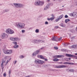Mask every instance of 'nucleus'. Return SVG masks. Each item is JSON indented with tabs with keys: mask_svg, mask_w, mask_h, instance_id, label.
<instances>
[{
	"mask_svg": "<svg viewBox=\"0 0 77 77\" xmlns=\"http://www.w3.org/2000/svg\"><path fill=\"white\" fill-rule=\"evenodd\" d=\"M20 27L21 28H23L24 27V26H25V24L24 23H20Z\"/></svg>",
	"mask_w": 77,
	"mask_h": 77,
	"instance_id": "16",
	"label": "nucleus"
},
{
	"mask_svg": "<svg viewBox=\"0 0 77 77\" xmlns=\"http://www.w3.org/2000/svg\"><path fill=\"white\" fill-rule=\"evenodd\" d=\"M59 20H60V19L59 18H58L55 20V21L56 22H57V21H58Z\"/></svg>",
	"mask_w": 77,
	"mask_h": 77,
	"instance_id": "33",
	"label": "nucleus"
},
{
	"mask_svg": "<svg viewBox=\"0 0 77 77\" xmlns=\"http://www.w3.org/2000/svg\"><path fill=\"white\" fill-rule=\"evenodd\" d=\"M58 27H59L58 26H55V27H54V28L55 29H57V28H58Z\"/></svg>",
	"mask_w": 77,
	"mask_h": 77,
	"instance_id": "46",
	"label": "nucleus"
},
{
	"mask_svg": "<svg viewBox=\"0 0 77 77\" xmlns=\"http://www.w3.org/2000/svg\"><path fill=\"white\" fill-rule=\"evenodd\" d=\"M54 49H56V50H57V49H58V48L57 47H54Z\"/></svg>",
	"mask_w": 77,
	"mask_h": 77,
	"instance_id": "38",
	"label": "nucleus"
},
{
	"mask_svg": "<svg viewBox=\"0 0 77 77\" xmlns=\"http://www.w3.org/2000/svg\"><path fill=\"white\" fill-rule=\"evenodd\" d=\"M52 17H54V14H52Z\"/></svg>",
	"mask_w": 77,
	"mask_h": 77,
	"instance_id": "50",
	"label": "nucleus"
},
{
	"mask_svg": "<svg viewBox=\"0 0 77 77\" xmlns=\"http://www.w3.org/2000/svg\"><path fill=\"white\" fill-rule=\"evenodd\" d=\"M13 43L14 44V45H17V42H14Z\"/></svg>",
	"mask_w": 77,
	"mask_h": 77,
	"instance_id": "35",
	"label": "nucleus"
},
{
	"mask_svg": "<svg viewBox=\"0 0 77 77\" xmlns=\"http://www.w3.org/2000/svg\"><path fill=\"white\" fill-rule=\"evenodd\" d=\"M44 47H43V48H41V50H42V49H43V48H44Z\"/></svg>",
	"mask_w": 77,
	"mask_h": 77,
	"instance_id": "54",
	"label": "nucleus"
},
{
	"mask_svg": "<svg viewBox=\"0 0 77 77\" xmlns=\"http://www.w3.org/2000/svg\"><path fill=\"white\" fill-rule=\"evenodd\" d=\"M66 56L67 57H76L77 56L70 54H66Z\"/></svg>",
	"mask_w": 77,
	"mask_h": 77,
	"instance_id": "8",
	"label": "nucleus"
},
{
	"mask_svg": "<svg viewBox=\"0 0 77 77\" xmlns=\"http://www.w3.org/2000/svg\"><path fill=\"white\" fill-rule=\"evenodd\" d=\"M53 61L54 62H57V61H59V59L57 58H55L53 60Z\"/></svg>",
	"mask_w": 77,
	"mask_h": 77,
	"instance_id": "23",
	"label": "nucleus"
},
{
	"mask_svg": "<svg viewBox=\"0 0 77 77\" xmlns=\"http://www.w3.org/2000/svg\"><path fill=\"white\" fill-rule=\"evenodd\" d=\"M16 7L18 6V4H17V3H14L13 4Z\"/></svg>",
	"mask_w": 77,
	"mask_h": 77,
	"instance_id": "26",
	"label": "nucleus"
},
{
	"mask_svg": "<svg viewBox=\"0 0 77 77\" xmlns=\"http://www.w3.org/2000/svg\"><path fill=\"white\" fill-rule=\"evenodd\" d=\"M57 68H66V66L64 65H60L56 66Z\"/></svg>",
	"mask_w": 77,
	"mask_h": 77,
	"instance_id": "7",
	"label": "nucleus"
},
{
	"mask_svg": "<svg viewBox=\"0 0 77 77\" xmlns=\"http://www.w3.org/2000/svg\"><path fill=\"white\" fill-rule=\"evenodd\" d=\"M69 72H74V69H70L69 70Z\"/></svg>",
	"mask_w": 77,
	"mask_h": 77,
	"instance_id": "27",
	"label": "nucleus"
},
{
	"mask_svg": "<svg viewBox=\"0 0 77 77\" xmlns=\"http://www.w3.org/2000/svg\"><path fill=\"white\" fill-rule=\"evenodd\" d=\"M62 18H63V15H61L60 16V17L58 18L60 19H60Z\"/></svg>",
	"mask_w": 77,
	"mask_h": 77,
	"instance_id": "29",
	"label": "nucleus"
},
{
	"mask_svg": "<svg viewBox=\"0 0 77 77\" xmlns=\"http://www.w3.org/2000/svg\"><path fill=\"white\" fill-rule=\"evenodd\" d=\"M72 47H73V48H76V45H73V46H72Z\"/></svg>",
	"mask_w": 77,
	"mask_h": 77,
	"instance_id": "37",
	"label": "nucleus"
},
{
	"mask_svg": "<svg viewBox=\"0 0 77 77\" xmlns=\"http://www.w3.org/2000/svg\"><path fill=\"white\" fill-rule=\"evenodd\" d=\"M76 5H77V3H76Z\"/></svg>",
	"mask_w": 77,
	"mask_h": 77,
	"instance_id": "63",
	"label": "nucleus"
},
{
	"mask_svg": "<svg viewBox=\"0 0 77 77\" xmlns=\"http://www.w3.org/2000/svg\"><path fill=\"white\" fill-rule=\"evenodd\" d=\"M41 17H42V16L40 15L37 17V21H38V20H39V19L40 18H41Z\"/></svg>",
	"mask_w": 77,
	"mask_h": 77,
	"instance_id": "20",
	"label": "nucleus"
},
{
	"mask_svg": "<svg viewBox=\"0 0 77 77\" xmlns=\"http://www.w3.org/2000/svg\"><path fill=\"white\" fill-rule=\"evenodd\" d=\"M70 15L71 17H75V16H77V13L76 12H73L70 14Z\"/></svg>",
	"mask_w": 77,
	"mask_h": 77,
	"instance_id": "10",
	"label": "nucleus"
},
{
	"mask_svg": "<svg viewBox=\"0 0 77 77\" xmlns=\"http://www.w3.org/2000/svg\"><path fill=\"white\" fill-rule=\"evenodd\" d=\"M6 34L5 33H2L1 35V38H2V39H4L5 36H6Z\"/></svg>",
	"mask_w": 77,
	"mask_h": 77,
	"instance_id": "12",
	"label": "nucleus"
},
{
	"mask_svg": "<svg viewBox=\"0 0 77 77\" xmlns=\"http://www.w3.org/2000/svg\"><path fill=\"white\" fill-rule=\"evenodd\" d=\"M1 55V52H0V56Z\"/></svg>",
	"mask_w": 77,
	"mask_h": 77,
	"instance_id": "60",
	"label": "nucleus"
},
{
	"mask_svg": "<svg viewBox=\"0 0 77 77\" xmlns=\"http://www.w3.org/2000/svg\"><path fill=\"white\" fill-rule=\"evenodd\" d=\"M75 55H77V53H75Z\"/></svg>",
	"mask_w": 77,
	"mask_h": 77,
	"instance_id": "58",
	"label": "nucleus"
},
{
	"mask_svg": "<svg viewBox=\"0 0 77 77\" xmlns=\"http://www.w3.org/2000/svg\"><path fill=\"white\" fill-rule=\"evenodd\" d=\"M69 60H71V58H69Z\"/></svg>",
	"mask_w": 77,
	"mask_h": 77,
	"instance_id": "56",
	"label": "nucleus"
},
{
	"mask_svg": "<svg viewBox=\"0 0 77 77\" xmlns=\"http://www.w3.org/2000/svg\"><path fill=\"white\" fill-rule=\"evenodd\" d=\"M2 4H0V6H2Z\"/></svg>",
	"mask_w": 77,
	"mask_h": 77,
	"instance_id": "55",
	"label": "nucleus"
},
{
	"mask_svg": "<svg viewBox=\"0 0 77 77\" xmlns=\"http://www.w3.org/2000/svg\"><path fill=\"white\" fill-rule=\"evenodd\" d=\"M22 33H24L25 32V30H22Z\"/></svg>",
	"mask_w": 77,
	"mask_h": 77,
	"instance_id": "41",
	"label": "nucleus"
},
{
	"mask_svg": "<svg viewBox=\"0 0 77 77\" xmlns=\"http://www.w3.org/2000/svg\"><path fill=\"white\" fill-rule=\"evenodd\" d=\"M16 26L17 27H21V23H16Z\"/></svg>",
	"mask_w": 77,
	"mask_h": 77,
	"instance_id": "15",
	"label": "nucleus"
},
{
	"mask_svg": "<svg viewBox=\"0 0 77 77\" xmlns=\"http://www.w3.org/2000/svg\"><path fill=\"white\" fill-rule=\"evenodd\" d=\"M10 75V74H9V77H10V76H11Z\"/></svg>",
	"mask_w": 77,
	"mask_h": 77,
	"instance_id": "59",
	"label": "nucleus"
},
{
	"mask_svg": "<svg viewBox=\"0 0 77 77\" xmlns=\"http://www.w3.org/2000/svg\"><path fill=\"white\" fill-rule=\"evenodd\" d=\"M4 68V67L3 66L2 67V69H3Z\"/></svg>",
	"mask_w": 77,
	"mask_h": 77,
	"instance_id": "53",
	"label": "nucleus"
},
{
	"mask_svg": "<svg viewBox=\"0 0 77 77\" xmlns=\"http://www.w3.org/2000/svg\"><path fill=\"white\" fill-rule=\"evenodd\" d=\"M60 57H63V55H55L54 57V58H60Z\"/></svg>",
	"mask_w": 77,
	"mask_h": 77,
	"instance_id": "9",
	"label": "nucleus"
},
{
	"mask_svg": "<svg viewBox=\"0 0 77 77\" xmlns=\"http://www.w3.org/2000/svg\"><path fill=\"white\" fill-rule=\"evenodd\" d=\"M6 12H8L9 11V10H5Z\"/></svg>",
	"mask_w": 77,
	"mask_h": 77,
	"instance_id": "43",
	"label": "nucleus"
},
{
	"mask_svg": "<svg viewBox=\"0 0 77 77\" xmlns=\"http://www.w3.org/2000/svg\"><path fill=\"white\" fill-rule=\"evenodd\" d=\"M18 38L17 37H15V38L11 37L10 38V39L11 41H17L18 40Z\"/></svg>",
	"mask_w": 77,
	"mask_h": 77,
	"instance_id": "11",
	"label": "nucleus"
},
{
	"mask_svg": "<svg viewBox=\"0 0 77 77\" xmlns=\"http://www.w3.org/2000/svg\"><path fill=\"white\" fill-rule=\"evenodd\" d=\"M32 27L27 28L28 30H32Z\"/></svg>",
	"mask_w": 77,
	"mask_h": 77,
	"instance_id": "34",
	"label": "nucleus"
},
{
	"mask_svg": "<svg viewBox=\"0 0 77 77\" xmlns=\"http://www.w3.org/2000/svg\"><path fill=\"white\" fill-rule=\"evenodd\" d=\"M44 4V1H41L40 0H38L35 3V6H43Z\"/></svg>",
	"mask_w": 77,
	"mask_h": 77,
	"instance_id": "1",
	"label": "nucleus"
},
{
	"mask_svg": "<svg viewBox=\"0 0 77 77\" xmlns=\"http://www.w3.org/2000/svg\"><path fill=\"white\" fill-rule=\"evenodd\" d=\"M35 62L36 63H38V64H39V63L42 64L43 63H44V61L39 60H35Z\"/></svg>",
	"mask_w": 77,
	"mask_h": 77,
	"instance_id": "5",
	"label": "nucleus"
},
{
	"mask_svg": "<svg viewBox=\"0 0 77 77\" xmlns=\"http://www.w3.org/2000/svg\"><path fill=\"white\" fill-rule=\"evenodd\" d=\"M47 20H48V18H47Z\"/></svg>",
	"mask_w": 77,
	"mask_h": 77,
	"instance_id": "61",
	"label": "nucleus"
},
{
	"mask_svg": "<svg viewBox=\"0 0 77 77\" xmlns=\"http://www.w3.org/2000/svg\"><path fill=\"white\" fill-rule=\"evenodd\" d=\"M48 24V22L47 21H46L45 23V24L46 25H47V24Z\"/></svg>",
	"mask_w": 77,
	"mask_h": 77,
	"instance_id": "39",
	"label": "nucleus"
},
{
	"mask_svg": "<svg viewBox=\"0 0 77 77\" xmlns=\"http://www.w3.org/2000/svg\"><path fill=\"white\" fill-rule=\"evenodd\" d=\"M69 21H70V20L68 19H66L65 20V23H67Z\"/></svg>",
	"mask_w": 77,
	"mask_h": 77,
	"instance_id": "19",
	"label": "nucleus"
},
{
	"mask_svg": "<svg viewBox=\"0 0 77 77\" xmlns=\"http://www.w3.org/2000/svg\"><path fill=\"white\" fill-rule=\"evenodd\" d=\"M23 56L21 55L20 56V58H22H22H23Z\"/></svg>",
	"mask_w": 77,
	"mask_h": 77,
	"instance_id": "48",
	"label": "nucleus"
},
{
	"mask_svg": "<svg viewBox=\"0 0 77 77\" xmlns=\"http://www.w3.org/2000/svg\"><path fill=\"white\" fill-rule=\"evenodd\" d=\"M6 33L8 34L11 35V34H13V33H14V30H12V29L9 28L6 29Z\"/></svg>",
	"mask_w": 77,
	"mask_h": 77,
	"instance_id": "3",
	"label": "nucleus"
},
{
	"mask_svg": "<svg viewBox=\"0 0 77 77\" xmlns=\"http://www.w3.org/2000/svg\"><path fill=\"white\" fill-rule=\"evenodd\" d=\"M48 4L47 6H46L44 8V10H47L48 8Z\"/></svg>",
	"mask_w": 77,
	"mask_h": 77,
	"instance_id": "24",
	"label": "nucleus"
},
{
	"mask_svg": "<svg viewBox=\"0 0 77 77\" xmlns=\"http://www.w3.org/2000/svg\"><path fill=\"white\" fill-rule=\"evenodd\" d=\"M8 62H9V60H7L6 63L5 65H7V64H8Z\"/></svg>",
	"mask_w": 77,
	"mask_h": 77,
	"instance_id": "36",
	"label": "nucleus"
},
{
	"mask_svg": "<svg viewBox=\"0 0 77 77\" xmlns=\"http://www.w3.org/2000/svg\"><path fill=\"white\" fill-rule=\"evenodd\" d=\"M61 40H62V37H60L58 39V41H60Z\"/></svg>",
	"mask_w": 77,
	"mask_h": 77,
	"instance_id": "44",
	"label": "nucleus"
},
{
	"mask_svg": "<svg viewBox=\"0 0 77 77\" xmlns=\"http://www.w3.org/2000/svg\"><path fill=\"white\" fill-rule=\"evenodd\" d=\"M38 41V42H44V41H43V40H39Z\"/></svg>",
	"mask_w": 77,
	"mask_h": 77,
	"instance_id": "30",
	"label": "nucleus"
},
{
	"mask_svg": "<svg viewBox=\"0 0 77 77\" xmlns=\"http://www.w3.org/2000/svg\"><path fill=\"white\" fill-rule=\"evenodd\" d=\"M34 41H35V42H36V43H38V42H39V40H34Z\"/></svg>",
	"mask_w": 77,
	"mask_h": 77,
	"instance_id": "31",
	"label": "nucleus"
},
{
	"mask_svg": "<svg viewBox=\"0 0 77 77\" xmlns=\"http://www.w3.org/2000/svg\"><path fill=\"white\" fill-rule=\"evenodd\" d=\"M3 75L4 76V77H6V74L5 73H4Z\"/></svg>",
	"mask_w": 77,
	"mask_h": 77,
	"instance_id": "40",
	"label": "nucleus"
},
{
	"mask_svg": "<svg viewBox=\"0 0 77 77\" xmlns=\"http://www.w3.org/2000/svg\"><path fill=\"white\" fill-rule=\"evenodd\" d=\"M18 6L19 8H23V5L21 4H18Z\"/></svg>",
	"mask_w": 77,
	"mask_h": 77,
	"instance_id": "18",
	"label": "nucleus"
},
{
	"mask_svg": "<svg viewBox=\"0 0 77 77\" xmlns=\"http://www.w3.org/2000/svg\"><path fill=\"white\" fill-rule=\"evenodd\" d=\"M54 18H55V17H51L50 19H48V21H50V20H51V21H53Z\"/></svg>",
	"mask_w": 77,
	"mask_h": 77,
	"instance_id": "21",
	"label": "nucleus"
},
{
	"mask_svg": "<svg viewBox=\"0 0 77 77\" xmlns=\"http://www.w3.org/2000/svg\"><path fill=\"white\" fill-rule=\"evenodd\" d=\"M60 64H63V63H62V62H60Z\"/></svg>",
	"mask_w": 77,
	"mask_h": 77,
	"instance_id": "51",
	"label": "nucleus"
},
{
	"mask_svg": "<svg viewBox=\"0 0 77 77\" xmlns=\"http://www.w3.org/2000/svg\"><path fill=\"white\" fill-rule=\"evenodd\" d=\"M43 66H44L45 68H47V67H48V65H44Z\"/></svg>",
	"mask_w": 77,
	"mask_h": 77,
	"instance_id": "32",
	"label": "nucleus"
},
{
	"mask_svg": "<svg viewBox=\"0 0 77 77\" xmlns=\"http://www.w3.org/2000/svg\"><path fill=\"white\" fill-rule=\"evenodd\" d=\"M65 18H67L68 17V16H67V15H66L65 16Z\"/></svg>",
	"mask_w": 77,
	"mask_h": 77,
	"instance_id": "45",
	"label": "nucleus"
},
{
	"mask_svg": "<svg viewBox=\"0 0 77 77\" xmlns=\"http://www.w3.org/2000/svg\"><path fill=\"white\" fill-rule=\"evenodd\" d=\"M76 48H77V45H76Z\"/></svg>",
	"mask_w": 77,
	"mask_h": 77,
	"instance_id": "57",
	"label": "nucleus"
},
{
	"mask_svg": "<svg viewBox=\"0 0 77 77\" xmlns=\"http://www.w3.org/2000/svg\"><path fill=\"white\" fill-rule=\"evenodd\" d=\"M11 58H10V60H11Z\"/></svg>",
	"mask_w": 77,
	"mask_h": 77,
	"instance_id": "62",
	"label": "nucleus"
},
{
	"mask_svg": "<svg viewBox=\"0 0 77 77\" xmlns=\"http://www.w3.org/2000/svg\"><path fill=\"white\" fill-rule=\"evenodd\" d=\"M38 57H39L41 59H45V57L42 56V55H39V56H38Z\"/></svg>",
	"mask_w": 77,
	"mask_h": 77,
	"instance_id": "17",
	"label": "nucleus"
},
{
	"mask_svg": "<svg viewBox=\"0 0 77 77\" xmlns=\"http://www.w3.org/2000/svg\"><path fill=\"white\" fill-rule=\"evenodd\" d=\"M9 74H11V70H9L8 72Z\"/></svg>",
	"mask_w": 77,
	"mask_h": 77,
	"instance_id": "47",
	"label": "nucleus"
},
{
	"mask_svg": "<svg viewBox=\"0 0 77 77\" xmlns=\"http://www.w3.org/2000/svg\"><path fill=\"white\" fill-rule=\"evenodd\" d=\"M52 40V41H54L57 42V37L54 36L53 37Z\"/></svg>",
	"mask_w": 77,
	"mask_h": 77,
	"instance_id": "14",
	"label": "nucleus"
},
{
	"mask_svg": "<svg viewBox=\"0 0 77 77\" xmlns=\"http://www.w3.org/2000/svg\"><path fill=\"white\" fill-rule=\"evenodd\" d=\"M60 26H61V27H65V24H63V23H61L60 24Z\"/></svg>",
	"mask_w": 77,
	"mask_h": 77,
	"instance_id": "25",
	"label": "nucleus"
},
{
	"mask_svg": "<svg viewBox=\"0 0 77 77\" xmlns=\"http://www.w3.org/2000/svg\"><path fill=\"white\" fill-rule=\"evenodd\" d=\"M39 52V50H38L37 51H35L32 54V55L33 56H36V54H38Z\"/></svg>",
	"mask_w": 77,
	"mask_h": 77,
	"instance_id": "6",
	"label": "nucleus"
},
{
	"mask_svg": "<svg viewBox=\"0 0 77 77\" xmlns=\"http://www.w3.org/2000/svg\"><path fill=\"white\" fill-rule=\"evenodd\" d=\"M44 60H45V61H47L48 60L46 58H45V59H43Z\"/></svg>",
	"mask_w": 77,
	"mask_h": 77,
	"instance_id": "42",
	"label": "nucleus"
},
{
	"mask_svg": "<svg viewBox=\"0 0 77 77\" xmlns=\"http://www.w3.org/2000/svg\"><path fill=\"white\" fill-rule=\"evenodd\" d=\"M39 29H37L35 30V32L36 33H39Z\"/></svg>",
	"mask_w": 77,
	"mask_h": 77,
	"instance_id": "28",
	"label": "nucleus"
},
{
	"mask_svg": "<svg viewBox=\"0 0 77 77\" xmlns=\"http://www.w3.org/2000/svg\"><path fill=\"white\" fill-rule=\"evenodd\" d=\"M8 59V58H7V57H4V59H2V63L1 65V67H3V63H5L6 62V60Z\"/></svg>",
	"mask_w": 77,
	"mask_h": 77,
	"instance_id": "4",
	"label": "nucleus"
},
{
	"mask_svg": "<svg viewBox=\"0 0 77 77\" xmlns=\"http://www.w3.org/2000/svg\"><path fill=\"white\" fill-rule=\"evenodd\" d=\"M63 64H65V65H74V63H69L68 62H65Z\"/></svg>",
	"mask_w": 77,
	"mask_h": 77,
	"instance_id": "13",
	"label": "nucleus"
},
{
	"mask_svg": "<svg viewBox=\"0 0 77 77\" xmlns=\"http://www.w3.org/2000/svg\"><path fill=\"white\" fill-rule=\"evenodd\" d=\"M3 52L5 54H10L12 53V50H8L6 49H3Z\"/></svg>",
	"mask_w": 77,
	"mask_h": 77,
	"instance_id": "2",
	"label": "nucleus"
},
{
	"mask_svg": "<svg viewBox=\"0 0 77 77\" xmlns=\"http://www.w3.org/2000/svg\"><path fill=\"white\" fill-rule=\"evenodd\" d=\"M17 60H16L15 62H14V65H15V64H16V63H17Z\"/></svg>",
	"mask_w": 77,
	"mask_h": 77,
	"instance_id": "49",
	"label": "nucleus"
},
{
	"mask_svg": "<svg viewBox=\"0 0 77 77\" xmlns=\"http://www.w3.org/2000/svg\"><path fill=\"white\" fill-rule=\"evenodd\" d=\"M14 48H18V45H14V47H13Z\"/></svg>",
	"mask_w": 77,
	"mask_h": 77,
	"instance_id": "22",
	"label": "nucleus"
},
{
	"mask_svg": "<svg viewBox=\"0 0 77 77\" xmlns=\"http://www.w3.org/2000/svg\"><path fill=\"white\" fill-rule=\"evenodd\" d=\"M3 12H5V13L6 12L5 10H3Z\"/></svg>",
	"mask_w": 77,
	"mask_h": 77,
	"instance_id": "52",
	"label": "nucleus"
},
{
	"mask_svg": "<svg viewBox=\"0 0 77 77\" xmlns=\"http://www.w3.org/2000/svg\"><path fill=\"white\" fill-rule=\"evenodd\" d=\"M76 29H77V27H76Z\"/></svg>",
	"mask_w": 77,
	"mask_h": 77,
	"instance_id": "64",
	"label": "nucleus"
}]
</instances>
